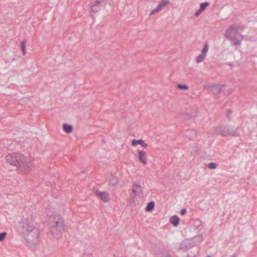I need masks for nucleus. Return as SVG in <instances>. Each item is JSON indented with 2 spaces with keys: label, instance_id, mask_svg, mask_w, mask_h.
I'll return each instance as SVG.
<instances>
[{
  "label": "nucleus",
  "instance_id": "f257e3e1",
  "mask_svg": "<svg viewBox=\"0 0 257 257\" xmlns=\"http://www.w3.org/2000/svg\"><path fill=\"white\" fill-rule=\"evenodd\" d=\"M20 227V230L29 246L31 248L35 247L38 243L39 230L34 227L32 217L24 219Z\"/></svg>",
  "mask_w": 257,
  "mask_h": 257
},
{
  "label": "nucleus",
  "instance_id": "f03ea898",
  "mask_svg": "<svg viewBox=\"0 0 257 257\" xmlns=\"http://www.w3.org/2000/svg\"><path fill=\"white\" fill-rule=\"evenodd\" d=\"M8 163L15 166L20 172L32 167L33 163L31 158L26 157L19 153H13L6 157Z\"/></svg>",
  "mask_w": 257,
  "mask_h": 257
},
{
  "label": "nucleus",
  "instance_id": "7ed1b4c3",
  "mask_svg": "<svg viewBox=\"0 0 257 257\" xmlns=\"http://www.w3.org/2000/svg\"><path fill=\"white\" fill-rule=\"evenodd\" d=\"M238 29L237 25L231 26L226 30L224 35V36L231 40L233 45L236 47L240 46V42L243 38L242 35L237 33Z\"/></svg>",
  "mask_w": 257,
  "mask_h": 257
},
{
  "label": "nucleus",
  "instance_id": "20e7f679",
  "mask_svg": "<svg viewBox=\"0 0 257 257\" xmlns=\"http://www.w3.org/2000/svg\"><path fill=\"white\" fill-rule=\"evenodd\" d=\"M63 219L59 215L54 217V222L51 225V232L56 238L60 236V232L63 229Z\"/></svg>",
  "mask_w": 257,
  "mask_h": 257
},
{
  "label": "nucleus",
  "instance_id": "39448f33",
  "mask_svg": "<svg viewBox=\"0 0 257 257\" xmlns=\"http://www.w3.org/2000/svg\"><path fill=\"white\" fill-rule=\"evenodd\" d=\"M106 0H91L90 6L91 11L96 13L98 12L100 8V6L102 5Z\"/></svg>",
  "mask_w": 257,
  "mask_h": 257
},
{
  "label": "nucleus",
  "instance_id": "423d86ee",
  "mask_svg": "<svg viewBox=\"0 0 257 257\" xmlns=\"http://www.w3.org/2000/svg\"><path fill=\"white\" fill-rule=\"evenodd\" d=\"M193 246V243L190 239H186L181 242L180 245V249L186 251Z\"/></svg>",
  "mask_w": 257,
  "mask_h": 257
},
{
  "label": "nucleus",
  "instance_id": "0eeeda50",
  "mask_svg": "<svg viewBox=\"0 0 257 257\" xmlns=\"http://www.w3.org/2000/svg\"><path fill=\"white\" fill-rule=\"evenodd\" d=\"M143 188L139 181L135 182L133 187V192L135 196H141L142 195Z\"/></svg>",
  "mask_w": 257,
  "mask_h": 257
},
{
  "label": "nucleus",
  "instance_id": "6e6552de",
  "mask_svg": "<svg viewBox=\"0 0 257 257\" xmlns=\"http://www.w3.org/2000/svg\"><path fill=\"white\" fill-rule=\"evenodd\" d=\"M96 195L101 199L103 202H107L110 200V196L108 193L104 191L97 190L95 191Z\"/></svg>",
  "mask_w": 257,
  "mask_h": 257
},
{
  "label": "nucleus",
  "instance_id": "1a4fd4ad",
  "mask_svg": "<svg viewBox=\"0 0 257 257\" xmlns=\"http://www.w3.org/2000/svg\"><path fill=\"white\" fill-rule=\"evenodd\" d=\"M190 239L192 241L193 243V246H194L199 245L203 241V238L202 235L199 234Z\"/></svg>",
  "mask_w": 257,
  "mask_h": 257
},
{
  "label": "nucleus",
  "instance_id": "9d476101",
  "mask_svg": "<svg viewBox=\"0 0 257 257\" xmlns=\"http://www.w3.org/2000/svg\"><path fill=\"white\" fill-rule=\"evenodd\" d=\"M224 85L217 84L212 87V91L214 94L217 95L220 93L222 90Z\"/></svg>",
  "mask_w": 257,
  "mask_h": 257
},
{
  "label": "nucleus",
  "instance_id": "9b49d317",
  "mask_svg": "<svg viewBox=\"0 0 257 257\" xmlns=\"http://www.w3.org/2000/svg\"><path fill=\"white\" fill-rule=\"evenodd\" d=\"M146 153L144 151L139 152V159L143 164L147 163V159L146 157Z\"/></svg>",
  "mask_w": 257,
  "mask_h": 257
},
{
  "label": "nucleus",
  "instance_id": "f8f14e48",
  "mask_svg": "<svg viewBox=\"0 0 257 257\" xmlns=\"http://www.w3.org/2000/svg\"><path fill=\"white\" fill-rule=\"evenodd\" d=\"M138 144L141 145L144 148H146L147 147V144H146L145 142L142 139L139 140H133L132 141L133 146H135Z\"/></svg>",
  "mask_w": 257,
  "mask_h": 257
},
{
  "label": "nucleus",
  "instance_id": "ddd939ff",
  "mask_svg": "<svg viewBox=\"0 0 257 257\" xmlns=\"http://www.w3.org/2000/svg\"><path fill=\"white\" fill-rule=\"evenodd\" d=\"M228 128L229 127L219 128L216 131V133L221 134L223 136H228Z\"/></svg>",
  "mask_w": 257,
  "mask_h": 257
},
{
  "label": "nucleus",
  "instance_id": "4468645a",
  "mask_svg": "<svg viewBox=\"0 0 257 257\" xmlns=\"http://www.w3.org/2000/svg\"><path fill=\"white\" fill-rule=\"evenodd\" d=\"M239 135L238 129H234L231 127L228 128V136H238Z\"/></svg>",
  "mask_w": 257,
  "mask_h": 257
},
{
  "label": "nucleus",
  "instance_id": "2eb2a0df",
  "mask_svg": "<svg viewBox=\"0 0 257 257\" xmlns=\"http://www.w3.org/2000/svg\"><path fill=\"white\" fill-rule=\"evenodd\" d=\"M179 218L177 215L172 216L170 219V222L174 226H177L179 224Z\"/></svg>",
  "mask_w": 257,
  "mask_h": 257
},
{
  "label": "nucleus",
  "instance_id": "dca6fc26",
  "mask_svg": "<svg viewBox=\"0 0 257 257\" xmlns=\"http://www.w3.org/2000/svg\"><path fill=\"white\" fill-rule=\"evenodd\" d=\"M63 130L65 133L69 134L72 132L73 127L72 125L65 123L63 124Z\"/></svg>",
  "mask_w": 257,
  "mask_h": 257
},
{
  "label": "nucleus",
  "instance_id": "f3484780",
  "mask_svg": "<svg viewBox=\"0 0 257 257\" xmlns=\"http://www.w3.org/2000/svg\"><path fill=\"white\" fill-rule=\"evenodd\" d=\"M206 54H200L196 59V61L198 63L202 62L206 57Z\"/></svg>",
  "mask_w": 257,
  "mask_h": 257
},
{
  "label": "nucleus",
  "instance_id": "a211bd4d",
  "mask_svg": "<svg viewBox=\"0 0 257 257\" xmlns=\"http://www.w3.org/2000/svg\"><path fill=\"white\" fill-rule=\"evenodd\" d=\"M26 41H23L21 43V47L23 55H25L26 54Z\"/></svg>",
  "mask_w": 257,
  "mask_h": 257
},
{
  "label": "nucleus",
  "instance_id": "6ab92c4d",
  "mask_svg": "<svg viewBox=\"0 0 257 257\" xmlns=\"http://www.w3.org/2000/svg\"><path fill=\"white\" fill-rule=\"evenodd\" d=\"M155 203L154 202L152 201L149 202L146 208V210L148 211L152 210L154 207Z\"/></svg>",
  "mask_w": 257,
  "mask_h": 257
},
{
  "label": "nucleus",
  "instance_id": "aec40b11",
  "mask_svg": "<svg viewBox=\"0 0 257 257\" xmlns=\"http://www.w3.org/2000/svg\"><path fill=\"white\" fill-rule=\"evenodd\" d=\"M162 9H163V8L161 7V6H160L159 5H158V6L156 7V8H155V9H153V10L151 11V13H150V15H152L154 14H155V13H157V12H160L161 10H162Z\"/></svg>",
  "mask_w": 257,
  "mask_h": 257
},
{
  "label": "nucleus",
  "instance_id": "412c9836",
  "mask_svg": "<svg viewBox=\"0 0 257 257\" xmlns=\"http://www.w3.org/2000/svg\"><path fill=\"white\" fill-rule=\"evenodd\" d=\"M209 5V3H208V2H205V3H201L199 9H200V11H203L205 9L206 7L208 6Z\"/></svg>",
  "mask_w": 257,
  "mask_h": 257
},
{
  "label": "nucleus",
  "instance_id": "4be33fe9",
  "mask_svg": "<svg viewBox=\"0 0 257 257\" xmlns=\"http://www.w3.org/2000/svg\"><path fill=\"white\" fill-rule=\"evenodd\" d=\"M169 0H162L159 5L161 6L162 8H163L169 4Z\"/></svg>",
  "mask_w": 257,
  "mask_h": 257
},
{
  "label": "nucleus",
  "instance_id": "5701e85b",
  "mask_svg": "<svg viewBox=\"0 0 257 257\" xmlns=\"http://www.w3.org/2000/svg\"><path fill=\"white\" fill-rule=\"evenodd\" d=\"M208 45L207 44V43H206L204 46V48L203 49H202V54H207V53L208 51Z\"/></svg>",
  "mask_w": 257,
  "mask_h": 257
},
{
  "label": "nucleus",
  "instance_id": "b1692460",
  "mask_svg": "<svg viewBox=\"0 0 257 257\" xmlns=\"http://www.w3.org/2000/svg\"><path fill=\"white\" fill-rule=\"evenodd\" d=\"M207 167L210 169H214L217 167V164L215 163H209L207 165Z\"/></svg>",
  "mask_w": 257,
  "mask_h": 257
},
{
  "label": "nucleus",
  "instance_id": "393cba45",
  "mask_svg": "<svg viewBox=\"0 0 257 257\" xmlns=\"http://www.w3.org/2000/svg\"><path fill=\"white\" fill-rule=\"evenodd\" d=\"M118 182V180L116 178L113 177L110 181H109V184L112 185H116Z\"/></svg>",
  "mask_w": 257,
  "mask_h": 257
},
{
  "label": "nucleus",
  "instance_id": "a878e982",
  "mask_svg": "<svg viewBox=\"0 0 257 257\" xmlns=\"http://www.w3.org/2000/svg\"><path fill=\"white\" fill-rule=\"evenodd\" d=\"M177 87L180 89L187 90L188 86L186 84H178Z\"/></svg>",
  "mask_w": 257,
  "mask_h": 257
},
{
  "label": "nucleus",
  "instance_id": "bb28decb",
  "mask_svg": "<svg viewBox=\"0 0 257 257\" xmlns=\"http://www.w3.org/2000/svg\"><path fill=\"white\" fill-rule=\"evenodd\" d=\"M158 257H171V256L167 252H164L159 254Z\"/></svg>",
  "mask_w": 257,
  "mask_h": 257
},
{
  "label": "nucleus",
  "instance_id": "cd10ccee",
  "mask_svg": "<svg viewBox=\"0 0 257 257\" xmlns=\"http://www.w3.org/2000/svg\"><path fill=\"white\" fill-rule=\"evenodd\" d=\"M6 235L7 233L6 232L0 233V241H3L5 239Z\"/></svg>",
  "mask_w": 257,
  "mask_h": 257
},
{
  "label": "nucleus",
  "instance_id": "c85d7f7f",
  "mask_svg": "<svg viewBox=\"0 0 257 257\" xmlns=\"http://www.w3.org/2000/svg\"><path fill=\"white\" fill-rule=\"evenodd\" d=\"M186 213V210L185 208H183L181 210L180 213L181 215H184Z\"/></svg>",
  "mask_w": 257,
  "mask_h": 257
},
{
  "label": "nucleus",
  "instance_id": "c756f323",
  "mask_svg": "<svg viewBox=\"0 0 257 257\" xmlns=\"http://www.w3.org/2000/svg\"><path fill=\"white\" fill-rule=\"evenodd\" d=\"M202 11H200V9H199V10H198L196 13H195V16L196 17H198V16L200 15V13L202 12Z\"/></svg>",
  "mask_w": 257,
  "mask_h": 257
},
{
  "label": "nucleus",
  "instance_id": "7c9ffc66",
  "mask_svg": "<svg viewBox=\"0 0 257 257\" xmlns=\"http://www.w3.org/2000/svg\"><path fill=\"white\" fill-rule=\"evenodd\" d=\"M230 257H236V256L234 255H232Z\"/></svg>",
  "mask_w": 257,
  "mask_h": 257
},
{
  "label": "nucleus",
  "instance_id": "2f4dec72",
  "mask_svg": "<svg viewBox=\"0 0 257 257\" xmlns=\"http://www.w3.org/2000/svg\"><path fill=\"white\" fill-rule=\"evenodd\" d=\"M206 257H210L209 256H207Z\"/></svg>",
  "mask_w": 257,
  "mask_h": 257
}]
</instances>
